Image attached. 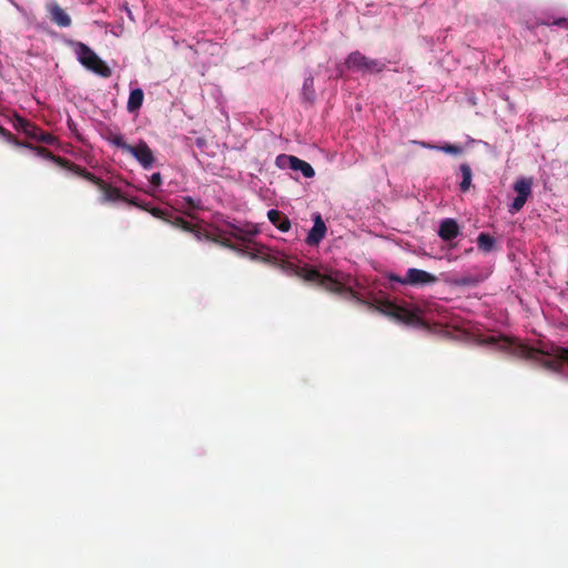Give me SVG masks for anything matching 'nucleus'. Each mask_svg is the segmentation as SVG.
Returning a JSON list of instances; mask_svg holds the SVG:
<instances>
[{
	"mask_svg": "<svg viewBox=\"0 0 568 568\" xmlns=\"http://www.w3.org/2000/svg\"><path fill=\"white\" fill-rule=\"evenodd\" d=\"M183 203L185 205H187L189 209H192V210L201 209V201L200 200H194L191 196H184L183 197Z\"/></svg>",
	"mask_w": 568,
	"mask_h": 568,
	"instance_id": "28",
	"label": "nucleus"
},
{
	"mask_svg": "<svg viewBox=\"0 0 568 568\" xmlns=\"http://www.w3.org/2000/svg\"><path fill=\"white\" fill-rule=\"evenodd\" d=\"M313 221H314L313 227L310 230L307 237H306V243L310 246L318 245L320 242L324 239L326 231H327L325 222L323 221V219L320 214H316L314 216Z\"/></svg>",
	"mask_w": 568,
	"mask_h": 568,
	"instance_id": "11",
	"label": "nucleus"
},
{
	"mask_svg": "<svg viewBox=\"0 0 568 568\" xmlns=\"http://www.w3.org/2000/svg\"><path fill=\"white\" fill-rule=\"evenodd\" d=\"M449 282L452 284L458 285V286H466V285H470L474 283L470 277H459V278L452 280Z\"/></svg>",
	"mask_w": 568,
	"mask_h": 568,
	"instance_id": "30",
	"label": "nucleus"
},
{
	"mask_svg": "<svg viewBox=\"0 0 568 568\" xmlns=\"http://www.w3.org/2000/svg\"><path fill=\"white\" fill-rule=\"evenodd\" d=\"M251 243H244L245 244V251H243L245 254H247L252 260H260L261 261V256H263L265 254V252L267 251V246L265 245H262V244H257V243H253V246L251 247Z\"/></svg>",
	"mask_w": 568,
	"mask_h": 568,
	"instance_id": "18",
	"label": "nucleus"
},
{
	"mask_svg": "<svg viewBox=\"0 0 568 568\" xmlns=\"http://www.w3.org/2000/svg\"><path fill=\"white\" fill-rule=\"evenodd\" d=\"M539 354H540V352L535 349V348H528L527 349V357H529V358H537V356Z\"/></svg>",
	"mask_w": 568,
	"mask_h": 568,
	"instance_id": "32",
	"label": "nucleus"
},
{
	"mask_svg": "<svg viewBox=\"0 0 568 568\" xmlns=\"http://www.w3.org/2000/svg\"><path fill=\"white\" fill-rule=\"evenodd\" d=\"M285 270H293L294 274L310 282H317V284L325 291L336 294H348L352 297H356V293L343 284L338 277L331 275H323L317 270L311 267H300L293 263H285L282 265Z\"/></svg>",
	"mask_w": 568,
	"mask_h": 568,
	"instance_id": "2",
	"label": "nucleus"
},
{
	"mask_svg": "<svg viewBox=\"0 0 568 568\" xmlns=\"http://www.w3.org/2000/svg\"><path fill=\"white\" fill-rule=\"evenodd\" d=\"M552 24H554V26H557V27H562V28L568 29V19H566V18H558V19H555V20L552 21Z\"/></svg>",
	"mask_w": 568,
	"mask_h": 568,
	"instance_id": "31",
	"label": "nucleus"
},
{
	"mask_svg": "<svg viewBox=\"0 0 568 568\" xmlns=\"http://www.w3.org/2000/svg\"><path fill=\"white\" fill-rule=\"evenodd\" d=\"M33 125V123L26 120L24 118L19 115L16 116L14 128L21 130L27 136L30 133Z\"/></svg>",
	"mask_w": 568,
	"mask_h": 568,
	"instance_id": "27",
	"label": "nucleus"
},
{
	"mask_svg": "<svg viewBox=\"0 0 568 568\" xmlns=\"http://www.w3.org/2000/svg\"><path fill=\"white\" fill-rule=\"evenodd\" d=\"M150 184L153 189H156L162 184V175L160 172L153 173L150 176Z\"/></svg>",
	"mask_w": 568,
	"mask_h": 568,
	"instance_id": "29",
	"label": "nucleus"
},
{
	"mask_svg": "<svg viewBox=\"0 0 568 568\" xmlns=\"http://www.w3.org/2000/svg\"><path fill=\"white\" fill-rule=\"evenodd\" d=\"M223 232L243 244L251 242L250 236L252 233L245 231L243 227L237 226L233 223H226L225 229H223Z\"/></svg>",
	"mask_w": 568,
	"mask_h": 568,
	"instance_id": "15",
	"label": "nucleus"
},
{
	"mask_svg": "<svg viewBox=\"0 0 568 568\" xmlns=\"http://www.w3.org/2000/svg\"><path fill=\"white\" fill-rule=\"evenodd\" d=\"M50 19L57 26L67 28L71 26V18L65 10L58 3H53L49 7Z\"/></svg>",
	"mask_w": 568,
	"mask_h": 568,
	"instance_id": "13",
	"label": "nucleus"
},
{
	"mask_svg": "<svg viewBox=\"0 0 568 568\" xmlns=\"http://www.w3.org/2000/svg\"><path fill=\"white\" fill-rule=\"evenodd\" d=\"M213 242L219 243L231 250H237L236 246L231 242V236L223 232V229H217V232L213 236H207Z\"/></svg>",
	"mask_w": 568,
	"mask_h": 568,
	"instance_id": "22",
	"label": "nucleus"
},
{
	"mask_svg": "<svg viewBox=\"0 0 568 568\" xmlns=\"http://www.w3.org/2000/svg\"><path fill=\"white\" fill-rule=\"evenodd\" d=\"M143 100H144V92L142 89L136 88V89L131 90L129 100L126 103V110L130 113L136 112L142 106Z\"/></svg>",
	"mask_w": 568,
	"mask_h": 568,
	"instance_id": "16",
	"label": "nucleus"
},
{
	"mask_svg": "<svg viewBox=\"0 0 568 568\" xmlns=\"http://www.w3.org/2000/svg\"><path fill=\"white\" fill-rule=\"evenodd\" d=\"M513 187L517 196L509 206V213L515 214L524 207L528 197L531 195L532 180L530 178L517 179Z\"/></svg>",
	"mask_w": 568,
	"mask_h": 568,
	"instance_id": "8",
	"label": "nucleus"
},
{
	"mask_svg": "<svg viewBox=\"0 0 568 568\" xmlns=\"http://www.w3.org/2000/svg\"><path fill=\"white\" fill-rule=\"evenodd\" d=\"M0 135L9 143H12L17 146H23L29 148L37 152L38 155L43 156L45 159H50L54 163L59 164L60 166L68 169L72 173L77 174L78 176L83 178L84 180L93 183L99 187V190L103 193L102 202H115V201H126V199L123 196L120 189L114 187L103 181L102 179L95 176L93 173L89 172L87 169L70 162L69 160L52 154L48 149L42 146H34L28 142H21L19 141L10 131H8L6 128L0 125ZM130 200H128L129 202Z\"/></svg>",
	"mask_w": 568,
	"mask_h": 568,
	"instance_id": "1",
	"label": "nucleus"
},
{
	"mask_svg": "<svg viewBox=\"0 0 568 568\" xmlns=\"http://www.w3.org/2000/svg\"><path fill=\"white\" fill-rule=\"evenodd\" d=\"M460 233L459 225L453 219H445L440 222L438 229V236L443 241H452L456 239Z\"/></svg>",
	"mask_w": 568,
	"mask_h": 568,
	"instance_id": "12",
	"label": "nucleus"
},
{
	"mask_svg": "<svg viewBox=\"0 0 568 568\" xmlns=\"http://www.w3.org/2000/svg\"><path fill=\"white\" fill-rule=\"evenodd\" d=\"M75 53L79 62L88 70L103 77L109 78L112 74L111 69L100 57L87 44L78 42Z\"/></svg>",
	"mask_w": 568,
	"mask_h": 568,
	"instance_id": "5",
	"label": "nucleus"
},
{
	"mask_svg": "<svg viewBox=\"0 0 568 568\" xmlns=\"http://www.w3.org/2000/svg\"><path fill=\"white\" fill-rule=\"evenodd\" d=\"M392 282L399 283L402 285L410 286H426L433 285L438 282V277L424 270L410 267L407 270L404 277L395 274H390L388 277Z\"/></svg>",
	"mask_w": 568,
	"mask_h": 568,
	"instance_id": "6",
	"label": "nucleus"
},
{
	"mask_svg": "<svg viewBox=\"0 0 568 568\" xmlns=\"http://www.w3.org/2000/svg\"><path fill=\"white\" fill-rule=\"evenodd\" d=\"M33 125V123L26 120L24 118L19 115L16 116L14 128L21 130L27 136L30 133Z\"/></svg>",
	"mask_w": 568,
	"mask_h": 568,
	"instance_id": "26",
	"label": "nucleus"
},
{
	"mask_svg": "<svg viewBox=\"0 0 568 568\" xmlns=\"http://www.w3.org/2000/svg\"><path fill=\"white\" fill-rule=\"evenodd\" d=\"M459 169L463 178L460 182V190L465 192L470 187L471 184V169L467 163H463Z\"/></svg>",
	"mask_w": 568,
	"mask_h": 568,
	"instance_id": "23",
	"label": "nucleus"
},
{
	"mask_svg": "<svg viewBox=\"0 0 568 568\" xmlns=\"http://www.w3.org/2000/svg\"><path fill=\"white\" fill-rule=\"evenodd\" d=\"M106 141L110 142L112 145L116 146V148H120L122 151L126 152L129 151V149L131 148L130 144H128L125 141H124V138L121 135V134H116V133H112L110 132L108 135H106Z\"/></svg>",
	"mask_w": 568,
	"mask_h": 568,
	"instance_id": "24",
	"label": "nucleus"
},
{
	"mask_svg": "<svg viewBox=\"0 0 568 568\" xmlns=\"http://www.w3.org/2000/svg\"><path fill=\"white\" fill-rule=\"evenodd\" d=\"M275 164L280 169H291L301 171L303 176L311 179L315 175V171L310 163L294 155L280 154L276 156Z\"/></svg>",
	"mask_w": 568,
	"mask_h": 568,
	"instance_id": "9",
	"label": "nucleus"
},
{
	"mask_svg": "<svg viewBox=\"0 0 568 568\" xmlns=\"http://www.w3.org/2000/svg\"><path fill=\"white\" fill-rule=\"evenodd\" d=\"M28 138L45 144H53L55 141V138L52 134H50L49 132H44L36 124L32 126L30 133L28 134Z\"/></svg>",
	"mask_w": 568,
	"mask_h": 568,
	"instance_id": "17",
	"label": "nucleus"
},
{
	"mask_svg": "<svg viewBox=\"0 0 568 568\" xmlns=\"http://www.w3.org/2000/svg\"><path fill=\"white\" fill-rule=\"evenodd\" d=\"M420 145L424 148H428V149H436L442 152H445L448 154H454V155H458V154L463 153V148L460 145H456V144L446 143L444 145L436 146V145H432L429 143L422 142Z\"/></svg>",
	"mask_w": 568,
	"mask_h": 568,
	"instance_id": "20",
	"label": "nucleus"
},
{
	"mask_svg": "<svg viewBox=\"0 0 568 568\" xmlns=\"http://www.w3.org/2000/svg\"><path fill=\"white\" fill-rule=\"evenodd\" d=\"M261 261H263L265 263H268V264H272V265H276V266L281 267L283 271L291 272V273L294 274L293 270H285V268L282 267L283 264L290 263V262L281 258L277 254L272 253L270 251V248H267L265 254L263 256H261Z\"/></svg>",
	"mask_w": 568,
	"mask_h": 568,
	"instance_id": "19",
	"label": "nucleus"
},
{
	"mask_svg": "<svg viewBox=\"0 0 568 568\" xmlns=\"http://www.w3.org/2000/svg\"><path fill=\"white\" fill-rule=\"evenodd\" d=\"M129 203L149 212L152 216L160 219L178 229L193 233L197 239H200V231L196 225L185 221L181 216L173 215L171 211L150 206L148 203H140L136 199L130 200Z\"/></svg>",
	"mask_w": 568,
	"mask_h": 568,
	"instance_id": "4",
	"label": "nucleus"
},
{
	"mask_svg": "<svg viewBox=\"0 0 568 568\" xmlns=\"http://www.w3.org/2000/svg\"><path fill=\"white\" fill-rule=\"evenodd\" d=\"M128 153L131 154L145 170L151 169L155 161L152 150L143 140H140L135 145H131Z\"/></svg>",
	"mask_w": 568,
	"mask_h": 568,
	"instance_id": "10",
	"label": "nucleus"
},
{
	"mask_svg": "<svg viewBox=\"0 0 568 568\" xmlns=\"http://www.w3.org/2000/svg\"><path fill=\"white\" fill-rule=\"evenodd\" d=\"M376 308L389 316L393 317L404 324L415 326V327H422L425 329H428V324L419 316V313L417 310H409L399 305H396L395 303L390 301L381 302Z\"/></svg>",
	"mask_w": 568,
	"mask_h": 568,
	"instance_id": "3",
	"label": "nucleus"
},
{
	"mask_svg": "<svg viewBox=\"0 0 568 568\" xmlns=\"http://www.w3.org/2000/svg\"><path fill=\"white\" fill-rule=\"evenodd\" d=\"M477 245L479 250L488 253L495 246V239L488 233H480L477 237Z\"/></svg>",
	"mask_w": 568,
	"mask_h": 568,
	"instance_id": "21",
	"label": "nucleus"
},
{
	"mask_svg": "<svg viewBox=\"0 0 568 568\" xmlns=\"http://www.w3.org/2000/svg\"><path fill=\"white\" fill-rule=\"evenodd\" d=\"M346 65L348 69L368 73H378L385 69L384 62L371 59L358 51L352 52L348 55Z\"/></svg>",
	"mask_w": 568,
	"mask_h": 568,
	"instance_id": "7",
	"label": "nucleus"
},
{
	"mask_svg": "<svg viewBox=\"0 0 568 568\" xmlns=\"http://www.w3.org/2000/svg\"><path fill=\"white\" fill-rule=\"evenodd\" d=\"M267 217L270 222L281 232L290 231L291 221L283 212L272 209L267 212Z\"/></svg>",
	"mask_w": 568,
	"mask_h": 568,
	"instance_id": "14",
	"label": "nucleus"
},
{
	"mask_svg": "<svg viewBox=\"0 0 568 568\" xmlns=\"http://www.w3.org/2000/svg\"><path fill=\"white\" fill-rule=\"evenodd\" d=\"M303 95L307 101H312L314 97V79L307 77L303 83Z\"/></svg>",
	"mask_w": 568,
	"mask_h": 568,
	"instance_id": "25",
	"label": "nucleus"
}]
</instances>
